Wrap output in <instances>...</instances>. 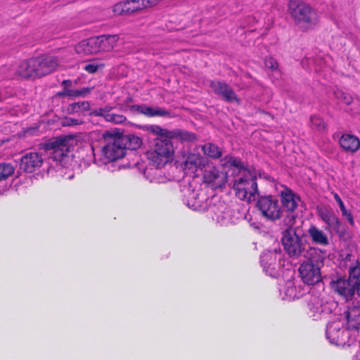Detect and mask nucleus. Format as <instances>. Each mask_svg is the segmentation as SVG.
<instances>
[{"label": "nucleus", "mask_w": 360, "mask_h": 360, "mask_svg": "<svg viewBox=\"0 0 360 360\" xmlns=\"http://www.w3.org/2000/svg\"><path fill=\"white\" fill-rule=\"evenodd\" d=\"M43 161L44 158L39 153H27L21 158L20 168L32 173L41 166Z\"/></svg>", "instance_id": "4468645a"}, {"label": "nucleus", "mask_w": 360, "mask_h": 360, "mask_svg": "<svg viewBox=\"0 0 360 360\" xmlns=\"http://www.w3.org/2000/svg\"><path fill=\"white\" fill-rule=\"evenodd\" d=\"M102 65H98L95 63L86 64L84 66L83 69L89 73L93 74L97 72L99 67H102Z\"/></svg>", "instance_id": "79ce46f5"}, {"label": "nucleus", "mask_w": 360, "mask_h": 360, "mask_svg": "<svg viewBox=\"0 0 360 360\" xmlns=\"http://www.w3.org/2000/svg\"><path fill=\"white\" fill-rule=\"evenodd\" d=\"M288 10L295 24L303 31L313 28L318 22L316 11L300 0H290Z\"/></svg>", "instance_id": "20e7f679"}, {"label": "nucleus", "mask_w": 360, "mask_h": 360, "mask_svg": "<svg viewBox=\"0 0 360 360\" xmlns=\"http://www.w3.org/2000/svg\"><path fill=\"white\" fill-rule=\"evenodd\" d=\"M174 153V147L169 138H157L154 147L147 153L148 160L157 167L164 166Z\"/></svg>", "instance_id": "0eeeda50"}, {"label": "nucleus", "mask_w": 360, "mask_h": 360, "mask_svg": "<svg viewBox=\"0 0 360 360\" xmlns=\"http://www.w3.org/2000/svg\"><path fill=\"white\" fill-rule=\"evenodd\" d=\"M148 130L156 135L160 136L159 138H169L170 131L166 129H162L158 125H150L148 127Z\"/></svg>", "instance_id": "72a5a7b5"}, {"label": "nucleus", "mask_w": 360, "mask_h": 360, "mask_svg": "<svg viewBox=\"0 0 360 360\" xmlns=\"http://www.w3.org/2000/svg\"><path fill=\"white\" fill-rule=\"evenodd\" d=\"M72 81L70 79L63 80L62 82V85L64 86L65 89H68L72 86Z\"/></svg>", "instance_id": "de8ad7c7"}, {"label": "nucleus", "mask_w": 360, "mask_h": 360, "mask_svg": "<svg viewBox=\"0 0 360 360\" xmlns=\"http://www.w3.org/2000/svg\"><path fill=\"white\" fill-rule=\"evenodd\" d=\"M120 138L125 139V148L129 150H136L142 143L141 139L135 135H129L125 136H120Z\"/></svg>", "instance_id": "c85d7f7f"}, {"label": "nucleus", "mask_w": 360, "mask_h": 360, "mask_svg": "<svg viewBox=\"0 0 360 360\" xmlns=\"http://www.w3.org/2000/svg\"><path fill=\"white\" fill-rule=\"evenodd\" d=\"M294 291H295V288H293V287L288 288L286 293H287V295H289V296L290 297H295V295H293Z\"/></svg>", "instance_id": "09e8293b"}, {"label": "nucleus", "mask_w": 360, "mask_h": 360, "mask_svg": "<svg viewBox=\"0 0 360 360\" xmlns=\"http://www.w3.org/2000/svg\"><path fill=\"white\" fill-rule=\"evenodd\" d=\"M284 224L288 226L282 233L281 242L284 250L292 258L297 259L300 257H313L314 255L319 254L323 259L321 250L316 248H311L306 243V240L298 234L292 227L295 222V217L292 215H288L283 219Z\"/></svg>", "instance_id": "f03ea898"}, {"label": "nucleus", "mask_w": 360, "mask_h": 360, "mask_svg": "<svg viewBox=\"0 0 360 360\" xmlns=\"http://www.w3.org/2000/svg\"><path fill=\"white\" fill-rule=\"evenodd\" d=\"M352 281L345 278H338L333 281L332 287L333 290L347 300L351 299L354 295L356 285L351 283Z\"/></svg>", "instance_id": "f3484780"}, {"label": "nucleus", "mask_w": 360, "mask_h": 360, "mask_svg": "<svg viewBox=\"0 0 360 360\" xmlns=\"http://www.w3.org/2000/svg\"><path fill=\"white\" fill-rule=\"evenodd\" d=\"M310 127L318 131H323L326 128V124L321 117L312 115L310 117Z\"/></svg>", "instance_id": "2f4dec72"}, {"label": "nucleus", "mask_w": 360, "mask_h": 360, "mask_svg": "<svg viewBox=\"0 0 360 360\" xmlns=\"http://www.w3.org/2000/svg\"><path fill=\"white\" fill-rule=\"evenodd\" d=\"M125 1L129 15L143 9L141 0H126Z\"/></svg>", "instance_id": "473e14b6"}, {"label": "nucleus", "mask_w": 360, "mask_h": 360, "mask_svg": "<svg viewBox=\"0 0 360 360\" xmlns=\"http://www.w3.org/2000/svg\"><path fill=\"white\" fill-rule=\"evenodd\" d=\"M106 143L101 150V158L98 160L101 165H107L124 156L126 153L125 139L115 136L107 131L103 134Z\"/></svg>", "instance_id": "39448f33"}, {"label": "nucleus", "mask_w": 360, "mask_h": 360, "mask_svg": "<svg viewBox=\"0 0 360 360\" xmlns=\"http://www.w3.org/2000/svg\"><path fill=\"white\" fill-rule=\"evenodd\" d=\"M326 335L330 343L345 346L348 342L349 331L340 321H334L327 326Z\"/></svg>", "instance_id": "1a4fd4ad"}, {"label": "nucleus", "mask_w": 360, "mask_h": 360, "mask_svg": "<svg viewBox=\"0 0 360 360\" xmlns=\"http://www.w3.org/2000/svg\"><path fill=\"white\" fill-rule=\"evenodd\" d=\"M77 91L79 94V96H85L86 94H88L91 91V89L86 87V88H83L82 89L77 90Z\"/></svg>", "instance_id": "49530a36"}, {"label": "nucleus", "mask_w": 360, "mask_h": 360, "mask_svg": "<svg viewBox=\"0 0 360 360\" xmlns=\"http://www.w3.org/2000/svg\"><path fill=\"white\" fill-rule=\"evenodd\" d=\"M257 207L262 215L271 220H276L281 216V208L278 205V199L272 195L262 196L259 198Z\"/></svg>", "instance_id": "6e6552de"}, {"label": "nucleus", "mask_w": 360, "mask_h": 360, "mask_svg": "<svg viewBox=\"0 0 360 360\" xmlns=\"http://www.w3.org/2000/svg\"><path fill=\"white\" fill-rule=\"evenodd\" d=\"M276 253L271 251L264 252L260 257L264 271L271 276H274L276 274Z\"/></svg>", "instance_id": "aec40b11"}, {"label": "nucleus", "mask_w": 360, "mask_h": 360, "mask_svg": "<svg viewBox=\"0 0 360 360\" xmlns=\"http://www.w3.org/2000/svg\"><path fill=\"white\" fill-rule=\"evenodd\" d=\"M265 67L271 69V70H276L278 69V63L273 58H266L264 60Z\"/></svg>", "instance_id": "ea45409f"}, {"label": "nucleus", "mask_w": 360, "mask_h": 360, "mask_svg": "<svg viewBox=\"0 0 360 360\" xmlns=\"http://www.w3.org/2000/svg\"><path fill=\"white\" fill-rule=\"evenodd\" d=\"M354 311V309L349 310L347 311V319H348V321L353 320L352 314V311Z\"/></svg>", "instance_id": "8fccbe9b"}, {"label": "nucleus", "mask_w": 360, "mask_h": 360, "mask_svg": "<svg viewBox=\"0 0 360 360\" xmlns=\"http://www.w3.org/2000/svg\"><path fill=\"white\" fill-rule=\"evenodd\" d=\"M307 233L313 243L323 246H326L329 244L327 235L316 226L311 225L309 228Z\"/></svg>", "instance_id": "b1692460"}, {"label": "nucleus", "mask_w": 360, "mask_h": 360, "mask_svg": "<svg viewBox=\"0 0 360 360\" xmlns=\"http://www.w3.org/2000/svg\"><path fill=\"white\" fill-rule=\"evenodd\" d=\"M334 199L337 202V203L339 205V207L342 212V216L345 217L347 221L349 223L350 225L354 226V220L353 215L352 212L349 210H347L346 209V207L342 200L341 198L339 196V195L336 193H333Z\"/></svg>", "instance_id": "bb28decb"}, {"label": "nucleus", "mask_w": 360, "mask_h": 360, "mask_svg": "<svg viewBox=\"0 0 360 360\" xmlns=\"http://www.w3.org/2000/svg\"><path fill=\"white\" fill-rule=\"evenodd\" d=\"M82 123V121L79 119L67 118L65 121V125L67 126H75Z\"/></svg>", "instance_id": "37998d69"}, {"label": "nucleus", "mask_w": 360, "mask_h": 360, "mask_svg": "<svg viewBox=\"0 0 360 360\" xmlns=\"http://www.w3.org/2000/svg\"><path fill=\"white\" fill-rule=\"evenodd\" d=\"M112 12L116 15H129L127 10L126 1H121L115 4L112 7Z\"/></svg>", "instance_id": "c9c22d12"}, {"label": "nucleus", "mask_w": 360, "mask_h": 360, "mask_svg": "<svg viewBox=\"0 0 360 360\" xmlns=\"http://www.w3.org/2000/svg\"><path fill=\"white\" fill-rule=\"evenodd\" d=\"M90 104L88 101H79L69 105L68 111L72 113L83 112L89 110Z\"/></svg>", "instance_id": "7c9ffc66"}, {"label": "nucleus", "mask_w": 360, "mask_h": 360, "mask_svg": "<svg viewBox=\"0 0 360 360\" xmlns=\"http://www.w3.org/2000/svg\"><path fill=\"white\" fill-rule=\"evenodd\" d=\"M203 179L205 183L212 184L214 187H219L224 184L225 176L224 173L212 167L205 169Z\"/></svg>", "instance_id": "6ab92c4d"}, {"label": "nucleus", "mask_w": 360, "mask_h": 360, "mask_svg": "<svg viewBox=\"0 0 360 360\" xmlns=\"http://www.w3.org/2000/svg\"><path fill=\"white\" fill-rule=\"evenodd\" d=\"M75 51L78 54L86 55L99 52L96 38L91 37L80 41L75 46Z\"/></svg>", "instance_id": "4be33fe9"}, {"label": "nucleus", "mask_w": 360, "mask_h": 360, "mask_svg": "<svg viewBox=\"0 0 360 360\" xmlns=\"http://www.w3.org/2000/svg\"><path fill=\"white\" fill-rule=\"evenodd\" d=\"M281 202L283 208L289 212L288 215L295 216L292 212L297 209L298 203L300 202V196L294 193L291 189L285 188L281 192Z\"/></svg>", "instance_id": "ddd939ff"}, {"label": "nucleus", "mask_w": 360, "mask_h": 360, "mask_svg": "<svg viewBox=\"0 0 360 360\" xmlns=\"http://www.w3.org/2000/svg\"><path fill=\"white\" fill-rule=\"evenodd\" d=\"M356 290L357 294L360 297V280H359V282L356 284L355 290Z\"/></svg>", "instance_id": "3c124183"}, {"label": "nucleus", "mask_w": 360, "mask_h": 360, "mask_svg": "<svg viewBox=\"0 0 360 360\" xmlns=\"http://www.w3.org/2000/svg\"><path fill=\"white\" fill-rule=\"evenodd\" d=\"M15 172V167L9 162H0V181L11 176Z\"/></svg>", "instance_id": "c756f323"}, {"label": "nucleus", "mask_w": 360, "mask_h": 360, "mask_svg": "<svg viewBox=\"0 0 360 360\" xmlns=\"http://www.w3.org/2000/svg\"><path fill=\"white\" fill-rule=\"evenodd\" d=\"M339 143L341 148L347 152L354 153L360 148L359 139L349 134H342L339 140Z\"/></svg>", "instance_id": "5701e85b"}, {"label": "nucleus", "mask_w": 360, "mask_h": 360, "mask_svg": "<svg viewBox=\"0 0 360 360\" xmlns=\"http://www.w3.org/2000/svg\"><path fill=\"white\" fill-rule=\"evenodd\" d=\"M131 109L148 117H168L170 115V112L164 108H152L146 105H133Z\"/></svg>", "instance_id": "412c9836"}, {"label": "nucleus", "mask_w": 360, "mask_h": 360, "mask_svg": "<svg viewBox=\"0 0 360 360\" xmlns=\"http://www.w3.org/2000/svg\"><path fill=\"white\" fill-rule=\"evenodd\" d=\"M159 0H141L143 4V8L155 6Z\"/></svg>", "instance_id": "c03bdc74"}, {"label": "nucleus", "mask_w": 360, "mask_h": 360, "mask_svg": "<svg viewBox=\"0 0 360 360\" xmlns=\"http://www.w3.org/2000/svg\"><path fill=\"white\" fill-rule=\"evenodd\" d=\"M318 212L321 220L327 225L328 229L335 232L340 231L341 221L332 208L323 207L319 209Z\"/></svg>", "instance_id": "2eb2a0df"}, {"label": "nucleus", "mask_w": 360, "mask_h": 360, "mask_svg": "<svg viewBox=\"0 0 360 360\" xmlns=\"http://www.w3.org/2000/svg\"><path fill=\"white\" fill-rule=\"evenodd\" d=\"M16 74L23 78L39 77L34 58L21 62L17 68Z\"/></svg>", "instance_id": "a211bd4d"}, {"label": "nucleus", "mask_w": 360, "mask_h": 360, "mask_svg": "<svg viewBox=\"0 0 360 360\" xmlns=\"http://www.w3.org/2000/svg\"><path fill=\"white\" fill-rule=\"evenodd\" d=\"M221 162L225 167H233L240 171V176L234 180L233 185L236 195L242 200L248 202L255 200L258 195L255 174L250 170L243 168V164L239 158L226 156Z\"/></svg>", "instance_id": "f257e3e1"}, {"label": "nucleus", "mask_w": 360, "mask_h": 360, "mask_svg": "<svg viewBox=\"0 0 360 360\" xmlns=\"http://www.w3.org/2000/svg\"><path fill=\"white\" fill-rule=\"evenodd\" d=\"M111 110H112L111 107L105 106V108H101L95 110L93 112V114L96 116L103 117L105 120H106L107 115H109Z\"/></svg>", "instance_id": "58836bf2"}, {"label": "nucleus", "mask_w": 360, "mask_h": 360, "mask_svg": "<svg viewBox=\"0 0 360 360\" xmlns=\"http://www.w3.org/2000/svg\"><path fill=\"white\" fill-rule=\"evenodd\" d=\"M349 280L354 279L353 283L356 285L359 282L360 277V263L356 262V264L349 268Z\"/></svg>", "instance_id": "f704fd0d"}, {"label": "nucleus", "mask_w": 360, "mask_h": 360, "mask_svg": "<svg viewBox=\"0 0 360 360\" xmlns=\"http://www.w3.org/2000/svg\"><path fill=\"white\" fill-rule=\"evenodd\" d=\"M94 160L96 161V155L94 154Z\"/></svg>", "instance_id": "603ef678"}, {"label": "nucleus", "mask_w": 360, "mask_h": 360, "mask_svg": "<svg viewBox=\"0 0 360 360\" xmlns=\"http://www.w3.org/2000/svg\"><path fill=\"white\" fill-rule=\"evenodd\" d=\"M99 51H109L112 50L117 40V35H101L96 37Z\"/></svg>", "instance_id": "393cba45"}, {"label": "nucleus", "mask_w": 360, "mask_h": 360, "mask_svg": "<svg viewBox=\"0 0 360 360\" xmlns=\"http://www.w3.org/2000/svg\"><path fill=\"white\" fill-rule=\"evenodd\" d=\"M214 198L211 199L205 198L193 191L189 192L188 195L184 198V203L191 209L198 211H210L215 216V220L225 225L230 221L229 209L227 208L224 202L216 200Z\"/></svg>", "instance_id": "7ed1b4c3"}, {"label": "nucleus", "mask_w": 360, "mask_h": 360, "mask_svg": "<svg viewBox=\"0 0 360 360\" xmlns=\"http://www.w3.org/2000/svg\"><path fill=\"white\" fill-rule=\"evenodd\" d=\"M323 259H319L321 255L317 254L313 257H306L308 260L301 264L299 273L302 281L307 285H314L321 281V266L326 258V251L321 250Z\"/></svg>", "instance_id": "423d86ee"}, {"label": "nucleus", "mask_w": 360, "mask_h": 360, "mask_svg": "<svg viewBox=\"0 0 360 360\" xmlns=\"http://www.w3.org/2000/svg\"><path fill=\"white\" fill-rule=\"evenodd\" d=\"M105 120L115 124H121L126 120V117L122 115L114 114L110 112Z\"/></svg>", "instance_id": "e433bc0d"}, {"label": "nucleus", "mask_w": 360, "mask_h": 360, "mask_svg": "<svg viewBox=\"0 0 360 360\" xmlns=\"http://www.w3.org/2000/svg\"><path fill=\"white\" fill-rule=\"evenodd\" d=\"M336 97L345 104L349 105L352 102V97L350 94L344 93L341 91L335 93Z\"/></svg>", "instance_id": "4c0bfd02"}, {"label": "nucleus", "mask_w": 360, "mask_h": 360, "mask_svg": "<svg viewBox=\"0 0 360 360\" xmlns=\"http://www.w3.org/2000/svg\"><path fill=\"white\" fill-rule=\"evenodd\" d=\"M207 164V160L198 154H188L182 163L183 169L187 174H194L198 169H202Z\"/></svg>", "instance_id": "f8f14e48"}, {"label": "nucleus", "mask_w": 360, "mask_h": 360, "mask_svg": "<svg viewBox=\"0 0 360 360\" xmlns=\"http://www.w3.org/2000/svg\"><path fill=\"white\" fill-rule=\"evenodd\" d=\"M311 310L314 311V313L316 314H321V313H323L326 311V307L321 304H319V306L317 307L314 305L313 307H311Z\"/></svg>", "instance_id": "a18cd8bd"}, {"label": "nucleus", "mask_w": 360, "mask_h": 360, "mask_svg": "<svg viewBox=\"0 0 360 360\" xmlns=\"http://www.w3.org/2000/svg\"><path fill=\"white\" fill-rule=\"evenodd\" d=\"M169 134V138L179 141L181 142H193L196 140V136L192 132H189L182 129H174L171 130Z\"/></svg>", "instance_id": "a878e982"}, {"label": "nucleus", "mask_w": 360, "mask_h": 360, "mask_svg": "<svg viewBox=\"0 0 360 360\" xmlns=\"http://www.w3.org/2000/svg\"><path fill=\"white\" fill-rule=\"evenodd\" d=\"M34 59L39 77L51 73L59 66V60L56 56H42L34 58Z\"/></svg>", "instance_id": "9b49d317"}, {"label": "nucleus", "mask_w": 360, "mask_h": 360, "mask_svg": "<svg viewBox=\"0 0 360 360\" xmlns=\"http://www.w3.org/2000/svg\"><path fill=\"white\" fill-rule=\"evenodd\" d=\"M210 87L217 96L224 101L240 103V99L238 97L233 89L225 82L212 80L210 82Z\"/></svg>", "instance_id": "9d476101"}, {"label": "nucleus", "mask_w": 360, "mask_h": 360, "mask_svg": "<svg viewBox=\"0 0 360 360\" xmlns=\"http://www.w3.org/2000/svg\"><path fill=\"white\" fill-rule=\"evenodd\" d=\"M59 96L68 97H79V94L77 90L65 89L63 91L58 93Z\"/></svg>", "instance_id": "a19ab883"}, {"label": "nucleus", "mask_w": 360, "mask_h": 360, "mask_svg": "<svg viewBox=\"0 0 360 360\" xmlns=\"http://www.w3.org/2000/svg\"><path fill=\"white\" fill-rule=\"evenodd\" d=\"M51 144L53 151L50 153V158L55 161H61L70 151L69 141L65 138H59Z\"/></svg>", "instance_id": "dca6fc26"}, {"label": "nucleus", "mask_w": 360, "mask_h": 360, "mask_svg": "<svg viewBox=\"0 0 360 360\" xmlns=\"http://www.w3.org/2000/svg\"><path fill=\"white\" fill-rule=\"evenodd\" d=\"M204 154L214 159L219 158L221 156V151L217 146L213 143H206L202 147Z\"/></svg>", "instance_id": "cd10ccee"}]
</instances>
